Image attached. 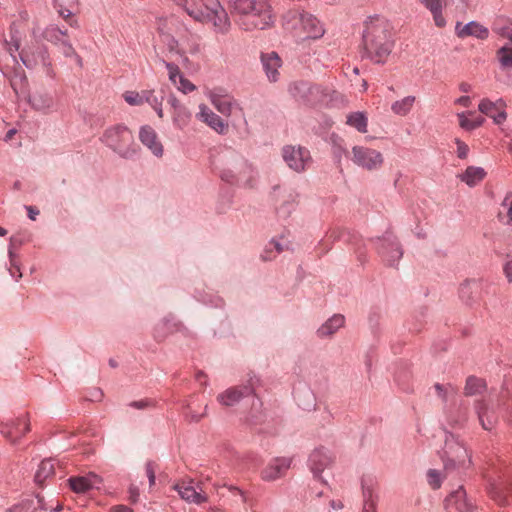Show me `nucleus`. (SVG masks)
I'll use <instances>...</instances> for the list:
<instances>
[{
    "label": "nucleus",
    "mask_w": 512,
    "mask_h": 512,
    "mask_svg": "<svg viewBox=\"0 0 512 512\" xmlns=\"http://www.w3.org/2000/svg\"><path fill=\"white\" fill-rule=\"evenodd\" d=\"M243 172L248 174L247 179H243L241 176L234 175L230 170H223L220 176L226 182L233 183L234 181H236L237 183L242 184L246 187H253L256 181V179H254V169L251 166L245 164L243 167Z\"/></svg>",
    "instance_id": "34"
},
{
    "label": "nucleus",
    "mask_w": 512,
    "mask_h": 512,
    "mask_svg": "<svg viewBox=\"0 0 512 512\" xmlns=\"http://www.w3.org/2000/svg\"><path fill=\"white\" fill-rule=\"evenodd\" d=\"M478 109L481 113L491 117L496 124L503 123L507 117L502 100L492 102L488 99H483L479 103Z\"/></svg>",
    "instance_id": "29"
},
{
    "label": "nucleus",
    "mask_w": 512,
    "mask_h": 512,
    "mask_svg": "<svg viewBox=\"0 0 512 512\" xmlns=\"http://www.w3.org/2000/svg\"><path fill=\"white\" fill-rule=\"evenodd\" d=\"M503 269L508 282L512 283V257L505 262Z\"/></svg>",
    "instance_id": "59"
},
{
    "label": "nucleus",
    "mask_w": 512,
    "mask_h": 512,
    "mask_svg": "<svg viewBox=\"0 0 512 512\" xmlns=\"http://www.w3.org/2000/svg\"><path fill=\"white\" fill-rule=\"evenodd\" d=\"M149 405V402L146 400H140V401H134L130 404L131 407L137 408V409H144Z\"/></svg>",
    "instance_id": "64"
},
{
    "label": "nucleus",
    "mask_w": 512,
    "mask_h": 512,
    "mask_svg": "<svg viewBox=\"0 0 512 512\" xmlns=\"http://www.w3.org/2000/svg\"><path fill=\"white\" fill-rule=\"evenodd\" d=\"M292 458L289 457H276L272 459L269 464L262 471V478L265 481H274L283 475L291 467Z\"/></svg>",
    "instance_id": "22"
},
{
    "label": "nucleus",
    "mask_w": 512,
    "mask_h": 512,
    "mask_svg": "<svg viewBox=\"0 0 512 512\" xmlns=\"http://www.w3.org/2000/svg\"><path fill=\"white\" fill-rule=\"evenodd\" d=\"M488 492L490 497L499 505H506L509 503V498H512V483L493 482L489 485Z\"/></svg>",
    "instance_id": "32"
},
{
    "label": "nucleus",
    "mask_w": 512,
    "mask_h": 512,
    "mask_svg": "<svg viewBox=\"0 0 512 512\" xmlns=\"http://www.w3.org/2000/svg\"><path fill=\"white\" fill-rule=\"evenodd\" d=\"M139 489L138 487L134 486V485H131L129 487V498L130 500L135 503L138 501V498H139Z\"/></svg>",
    "instance_id": "60"
},
{
    "label": "nucleus",
    "mask_w": 512,
    "mask_h": 512,
    "mask_svg": "<svg viewBox=\"0 0 512 512\" xmlns=\"http://www.w3.org/2000/svg\"><path fill=\"white\" fill-rule=\"evenodd\" d=\"M501 206L506 208L507 213V224L512 223V194H507L505 198L503 199Z\"/></svg>",
    "instance_id": "55"
},
{
    "label": "nucleus",
    "mask_w": 512,
    "mask_h": 512,
    "mask_svg": "<svg viewBox=\"0 0 512 512\" xmlns=\"http://www.w3.org/2000/svg\"><path fill=\"white\" fill-rule=\"evenodd\" d=\"M481 284L477 280H465L459 288V296L467 305L472 304L479 293Z\"/></svg>",
    "instance_id": "35"
},
{
    "label": "nucleus",
    "mask_w": 512,
    "mask_h": 512,
    "mask_svg": "<svg viewBox=\"0 0 512 512\" xmlns=\"http://www.w3.org/2000/svg\"><path fill=\"white\" fill-rule=\"evenodd\" d=\"M270 244L273 245V247H274V249L276 250L277 253H281V252L289 249V242L288 241L281 242L280 240L272 239Z\"/></svg>",
    "instance_id": "58"
},
{
    "label": "nucleus",
    "mask_w": 512,
    "mask_h": 512,
    "mask_svg": "<svg viewBox=\"0 0 512 512\" xmlns=\"http://www.w3.org/2000/svg\"><path fill=\"white\" fill-rule=\"evenodd\" d=\"M468 421V412L459 411L456 415H450L448 418V423L453 428H462Z\"/></svg>",
    "instance_id": "49"
},
{
    "label": "nucleus",
    "mask_w": 512,
    "mask_h": 512,
    "mask_svg": "<svg viewBox=\"0 0 512 512\" xmlns=\"http://www.w3.org/2000/svg\"><path fill=\"white\" fill-rule=\"evenodd\" d=\"M35 501L33 499L24 500L21 504L12 507L8 512H35Z\"/></svg>",
    "instance_id": "51"
},
{
    "label": "nucleus",
    "mask_w": 512,
    "mask_h": 512,
    "mask_svg": "<svg viewBox=\"0 0 512 512\" xmlns=\"http://www.w3.org/2000/svg\"><path fill=\"white\" fill-rule=\"evenodd\" d=\"M474 113L471 111L468 112H460L457 114L459 119V125L462 129L466 131H472L479 127V122H473L468 116H472Z\"/></svg>",
    "instance_id": "46"
},
{
    "label": "nucleus",
    "mask_w": 512,
    "mask_h": 512,
    "mask_svg": "<svg viewBox=\"0 0 512 512\" xmlns=\"http://www.w3.org/2000/svg\"><path fill=\"white\" fill-rule=\"evenodd\" d=\"M54 470L52 460L46 459L41 461L34 475V483L40 487L43 486L45 480L54 475Z\"/></svg>",
    "instance_id": "39"
},
{
    "label": "nucleus",
    "mask_w": 512,
    "mask_h": 512,
    "mask_svg": "<svg viewBox=\"0 0 512 512\" xmlns=\"http://www.w3.org/2000/svg\"><path fill=\"white\" fill-rule=\"evenodd\" d=\"M333 463V456L328 449L317 448L309 456L308 466L315 479L326 483L322 479V473Z\"/></svg>",
    "instance_id": "17"
},
{
    "label": "nucleus",
    "mask_w": 512,
    "mask_h": 512,
    "mask_svg": "<svg viewBox=\"0 0 512 512\" xmlns=\"http://www.w3.org/2000/svg\"><path fill=\"white\" fill-rule=\"evenodd\" d=\"M41 36L46 41L58 46L68 36V33L67 30L60 29L57 25L51 24L44 28Z\"/></svg>",
    "instance_id": "40"
},
{
    "label": "nucleus",
    "mask_w": 512,
    "mask_h": 512,
    "mask_svg": "<svg viewBox=\"0 0 512 512\" xmlns=\"http://www.w3.org/2000/svg\"><path fill=\"white\" fill-rule=\"evenodd\" d=\"M168 104L172 108V122L177 129L183 130L186 128L192 118L190 110L183 105L174 94L168 97Z\"/></svg>",
    "instance_id": "19"
},
{
    "label": "nucleus",
    "mask_w": 512,
    "mask_h": 512,
    "mask_svg": "<svg viewBox=\"0 0 512 512\" xmlns=\"http://www.w3.org/2000/svg\"><path fill=\"white\" fill-rule=\"evenodd\" d=\"M455 144L457 145L456 153H457L458 158H460V159L467 158L468 152H469L468 145L466 143H464L462 140H460L459 138L455 139Z\"/></svg>",
    "instance_id": "54"
},
{
    "label": "nucleus",
    "mask_w": 512,
    "mask_h": 512,
    "mask_svg": "<svg viewBox=\"0 0 512 512\" xmlns=\"http://www.w3.org/2000/svg\"><path fill=\"white\" fill-rule=\"evenodd\" d=\"M162 63L168 71V78L170 82L177 88V90L184 94H188L196 89V86L183 75L175 63L167 62L165 60H162Z\"/></svg>",
    "instance_id": "20"
},
{
    "label": "nucleus",
    "mask_w": 512,
    "mask_h": 512,
    "mask_svg": "<svg viewBox=\"0 0 512 512\" xmlns=\"http://www.w3.org/2000/svg\"><path fill=\"white\" fill-rule=\"evenodd\" d=\"M34 40L28 43L19 53V58L28 69H41L47 76L53 75L52 63L47 47L36 39V30L33 29Z\"/></svg>",
    "instance_id": "8"
},
{
    "label": "nucleus",
    "mask_w": 512,
    "mask_h": 512,
    "mask_svg": "<svg viewBox=\"0 0 512 512\" xmlns=\"http://www.w3.org/2000/svg\"><path fill=\"white\" fill-rule=\"evenodd\" d=\"M29 431L30 419L26 413L0 422V434L12 444H17Z\"/></svg>",
    "instance_id": "13"
},
{
    "label": "nucleus",
    "mask_w": 512,
    "mask_h": 512,
    "mask_svg": "<svg viewBox=\"0 0 512 512\" xmlns=\"http://www.w3.org/2000/svg\"><path fill=\"white\" fill-rule=\"evenodd\" d=\"M100 141L114 153L124 159L137 154V145L130 129L123 124H115L105 129Z\"/></svg>",
    "instance_id": "6"
},
{
    "label": "nucleus",
    "mask_w": 512,
    "mask_h": 512,
    "mask_svg": "<svg viewBox=\"0 0 512 512\" xmlns=\"http://www.w3.org/2000/svg\"><path fill=\"white\" fill-rule=\"evenodd\" d=\"M263 71L270 82H277L280 78L279 69L282 60L275 51L263 52L260 56Z\"/></svg>",
    "instance_id": "21"
},
{
    "label": "nucleus",
    "mask_w": 512,
    "mask_h": 512,
    "mask_svg": "<svg viewBox=\"0 0 512 512\" xmlns=\"http://www.w3.org/2000/svg\"><path fill=\"white\" fill-rule=\"evenodd\" d=\"M487 388V384L484 379L476 376H469L466 379L464 386V394L466 396L481 395Z\"/></svg>",
    "instance_id": "41"
},
{
    "label": "nucleus",
    "mask_w": 512,
    "mask_h": 512,
    "mask_svg": "<svg viewBox=\"0 0 512 512\" xmlns=\"http://www.w3.org/2000/svg\"><path fill=\"white\" fill-rule=\"evenodd\" d=\"M415 102L416 97L408 95L393 102L391 105V111L397 116L405 117L412 111Z\"/></svg>",
    "instance_id": "38"
},
{
    "label": "nucleus",
    "mask_w": 512,
    "mask_h": 512,
    "mask_svg": "<svg viewBox=\"0 0 512 512\" xmlns=\"http://www.w3.org/2000/svg\"><path fill=\"white\" fill-rule=\"evenodd\" d=\"M173 489L176 490L184 501L189 504H202L207 501V496L201 492H198L191 483H180L175 484Z\"/></svg>",
    "instance_id": "31"
},
{
    "label": "nucleus",
    "mask_w": 512,
    "mask_h": 512,
    "mask_svg": "<svg viewBox=\"0 0 512 512\" xmlns=\"http://www.w3.org/2000/svg\"><path fill=\"white\" fill-rule=\"evenodd\" d=\"M223 90H213L208 94L211 104L217 109L218 112L225 116H230L236 101L228 94L222 93Z\"/></svg>",
    "instance_id": "28"
},
{
    "label": "nucleus",
    "mask_w": 512,
    "mask_h": 512,
    "mask_svg": "<svg viewBox=\"0 0 512 512\" xmlns=\"http://www.w3.org/2000/svg\"><path fill=\"white\" fill-rule=\"evenodd\" d=\"M28 102L34 110L45 114L54 111L56 105L54 96L46 91L34 92L29 96Z\"/></svg>",
    "instance_id": "27"
},
{
    "label": "nucleus",
    "mask_w": 512,
    "mask_h": 512,
    "mask_svg": "<svg viewBox=\"0 0 512 512\" xmlns=\"http://www.w3.org/2000/svg\"><path fill=\"white\" fill-rule=\"evenodd\" d=\"M158 30L168 51L177 56L183 64L186 65L189 63L190 56L194 57L200 55L201 45L197 36L187 34L176 39L174 36L164 31L162 21L159 23Z\"/></svg>",
    "instance_id": "7"
},
{
    "label": "nucleus",
    "mask_w": 512,
    "mask_h": 512,
    "mask_svg": "<svg viewBox=\"0 0 512 512\" xmlns=\"http://www.w3.org/2000/svg\"><path fill=\"white\" fill-rule=\"evenodd\" d=\"M345 323L344 316L335 314L326 320L317 330L320 338H327L336 333Z\"/></svg>",
    "instance_id": "33"
},
{
    "label": "nucleus",
    "mask_w": 512,
    "mask_h": 512,
    "mask_svg": "<svg viewBox=\"0 0 512 512\" xmlns=\"http://www.w3.org/2000/svg\"><path fill=\"white\" fill-rule=\"evenodd\" d=\"M232 12L238 16V24L245 31L264 30L274 24L268 0H235Z\"/></svg>",
    "instance_id": "3"
},
{
    "label": "nucleus",
    "mask_w": 512,
    "mask_h": 512,
    "mask_svg": "<svg viewBox=\"0 0 512 512\" xmlns=\"http://www.w3.org/2000/svg\"><path fill=\"white\" fill-rule=\"evenodd\" d=\"M139 140L154 156L161 157L163 155V145L151 126L144 125L140 128Z\"/></svg>",
    "instance_id": "26"
},
{
    "label": "nucleus",
    "mask_w": 512,
    "mask_h": 512,
    "mask_svg": "<svg viewBox=\"0 0 512 512\" xmlns=\"http://www.w3.org/2000/svg\"><path fill=\"white\" fill-rule=\"evenodd\" d=\"M374 243L378 254L388 266L398 265L403 256V249L393 233L386 232L382 237L375 239Z\"/></svg>",
    "instance_id": "11"
},
{
    "label": "nucleus",
    "mask_w": 512,
    "mask_h": 512,
    "mask_svg": "<svg viewBox=\"0 0 512 512\" xmlns=\"http://www.w3.org/2000/svg\"><path fill=\"white\" fill-rule=\"evenodd\" d=\"M196 117L218 134H225L228 130V124L205 104L199 105V112L196 114Z\"/></svg>",
    "instance_id": "25"
},
{
    "label": "nucleus",
    "mask_w": 512,
    "mask_h": 512,
    "mask_svg": "<svg viewBox=\"0 0 512 512\" xmlns=\"http://www.w3.org/2000/svg\"><path fill=\"white\" fill-rule=\"evenodd\" d=\"M455 34L461 39L471 36L479 40H485L489 37V30L477 21H470L466 24L457 22L455 25Z\"/></svg>",
    "instance_id": "24"
},
{
    "label": "nucleus",
    "mask_w": 512,
    "mask_h": 512,
    "mask_svg": "<svg viewBox=\"0 0 512 512\" xmlns=\"http://www.w3.org/2000/svg\"><path fill=\"white\" fill-rule=\"evenodd\" d=\"M436 393L443 402H447L451 397H454L457 393V389L451 384H435L434 386Z\"/></svg>",
    "instance_id": "44"
},
{
    "label": "nucleus",
    "mask_w": 512,
    "mask_h": 512,
    "mask_svg": "<svg viewBox=\"0 0 512 512\" xmlns=\"http://www.w3.org/2000/svg\"><path fill=\"white\" fill-rule=\"evenodd\" d=\"M256 378H250L246 384L229 387L217 396V401L225 407L238 404L243 398L254 394Z\"/></svg>",
    "instance_id": "15"
},
{
    "label": "nucleus",
    "mask_w": 512,
    "mask_h": 512,
    "mask_svg": "<svg viewBox=\"0 0 512 512\" xmlns=\"http://www.w3.org/2000/svg\"><path fill=\"white\" fill-rule=\"evenodd\" d=\"M363 44L367 56L378 64L386 62L394 47L390 22L379 15L370 16L365 21Z\"/></svg>",
    "instance_id": "1"
},
{
    "label": "nucleus",
    "mask_w": 512,
    "mask_h": 512,
    "mask_svg": "<svg viewBox=\"0 0 512 512\" xmlns=\"http://www.w3.org/2000/svg\"><path fill=\"white\" fill-rule=\"evenodd\" d=\"M270 196L275 204L278 217L282 219L289 218L298 205L299 194L291 187L274 185Z\"/></svg>",
    "instance_id": "9"
},
{
    "label": "nucleus",
    "mask_w": 512,
    "mask_h": 512,
    "mask_svg": "<svg viewBox=\"0 0 512 512\" xmlns=\"http://www.w3.org/2000/svg\"><path fill=\"white\" fill-rule=\"evenodd\" d=\"M65 57H74L77 63L82 65V58L77 54L68 36L57 46Z\"/></svg>",
    "instance_id": "45"
},
{
    "label": "nucleus",
    "mask_w": 512,
    "mask_h": 512,
    "mask_svg": "<svg viewBox=\"0 0 512 512\" xmlns=\"http://www.w3.org/2000/svg\"><path fill=\"white\" fill-rule=\"evenodd\" d=\"M144 103H148L152 108H154L160 103H163V97L155 95V91L153 89H146Z\"/></svg>",
    "instance_id": "53"
},
{
    "label": "nucleus",
    "mask_w": 512,
    "mask_h": 512,
    "mask_svg": "<svg viewBox=\"0 0 512 512\" xmlns=\"http://www.w3.org/2000/svg\"><path fill=\"white\" fill-rule=\"evenodd\" d=\"M428 10L432 13L434 23L437 27L442 28L446 25V19L442 14L443 4L428 8Z\"/></svg>",
    "instance_id": "50"
},
{
    "label": "nucleus",
    "mask_w": 512,
    "mask_h": 512,
    "mask_svg": "<svg viewBox=\"0 0 512 512\" xmlns=\"http://www.w3.org/2000/svg\"><path fill=\"white\" fill-rule=\"evenodd\" d=\"M444 444L438 450L443 471L448 475H461L472 466V451L459 436L444 430Z\"/></svg>",
    "instance_id": "4"
},
{
    "label": "nucleus",
    "mask_w": 512,
    "mask_h": 512,
    "mask_svg": "<svg viewBox=\"0 0 512 512\" xmlns=\"http://www.w3.org/2000/svg\"><path fill=\"white\" fill-rule=\"evenodd\" d=\"M282 158L296 173L304 172L312 162L310 151L300 145H285L282 148Z\"/></svg>",
    "instance_id": "12"
},
{
    "label": "nucleus",
    "mask_w": 512,
    "mask_h": 512,
    "mask_svg": "<svg viewBox=\"0 0 512 512\" xmlns=\"http://www.w3.org/2000/svg\"><path fill=\"white\" fill-rule=\"evenodd\" d=\"M145 471H146V475H147L148 480H149V485L151 487V486H153L155 484V481H156L155 469H154V465H153L152 462H147L146 463Z\"/></svg>",
    "instance_id": "57"
},
{
    "label": "nucleus",
    "mask_w": 512,
    "mask_h": 512,
    "mask_svg": "<svg viewBox=\"0 0 512 512\" xmlns=\"http://www.w3.org/2000/svg\"><path fill=\"white\" fill-rule=\"evenodd\" d=\"M282 24L286 30L303 39H319L325 33L323 25L316 17L299 9L285 12Z\"/></svg>",
    "instance_id": "5"
},
{
    "label": "nucleus",
    "mask_w": 512,
    "mask_h": 512,
    "mask_svg": "<svg viewBox=\"0 0 512 512\" xmlns=\"http://www.w3.org/2000/svg\"><path fill=\"white\" fill-rule=\"evenodd\" d=\"M71 8H72V6L60 5L55 9L57 10L58 14L61 17H63L71 27L78 28L79 27L78 20L73 17V12H72Z\"/></svg>",
    "instance_id": "48"
},
{
    "label": "nucleus",
    "mask_w": 512,
    "mask_h": 512,
    "mask_svg": "<svg viewBox=\"0 0 512 512\" xmlns=\"http://www.w3.org/2000/svg\"><path fill=\"white\" fill-rule=\"evenodd\" d=\"M350 159L355 166L369 172L380 170L384 164V156L380 151L364 145H354Z\"/></svg>",
    "instance_id": "10"
},
{
    "label": "nucleus",
    "mask_w": 512,
    "mask_h": 512,
    "mask_svg": "<svg viewBox=\"0 0 512 512\" xmlns=\"http://www.w3.org/2000/svg\"><path fill=\"white\" fill-rule=\"evenodd\" d=\"M421 2L427 9L443 4L442 0H421Z\"/></svg>",
    "instance_id": "62"
},
{
    "label": "nucleus",
    "mask_w": 512,
    "mask_h": 512,
    "mask_svg": "<svg viewBox=\"0 0 512 512\" xmlns=\"http://www.w3.org/2000/svg\"><path fill=\"white\" fill-rule=\"evenodd\" d=\"M427 480H428L429 485L432 488H434V489L440 488L441 483H442V477H441L440 471H438L436 469H430L427 472Z\"/></svg>",
    "instance_id": "52"
},
{
    "label": "nucleus",
    "mask_w": 512,
    "mask_h": 512,
    "mask_svg": "<svg viewBox=\"0 0 512 512\" xmlns=\"http://www.w3.org/2000/svg\"><path fill=\"white\" fill-rule=\"evenodd\" d=\"M298 406L304 410H311L315 406V396L308 387H299L294 392Z\"/></svg>",
    "instance_id": "37"
},
{
    "label": "nucleus",
    "mask_w": 512,
    "mask_h": 512,
    "mask_svg": "<svg viewBox=\"0 0 512 512\" xmlns=\"http://www.w3.org/2000/svg\"><path fill=\"white\" fill-rule=\"evenodd\" d=\"M193 20L210 25L216 34L226 35L231 30V20L219 0H172Z\"/></svg>",
    "instance_id": "2"
},
{
    "label": "nucleus",
    "mask_w": 512,
    "mask_h": 512,
    "mask_svg": "<svg viewBox=\"0 0 512 512\" xmlns=\"http://www.w3.org/2000/svg\"><path fill=\"white\" fill-rule=\"evenodd\" d=\"M26 209L28 212L29 219H31L33 221L36 220L37 216L39 215V210L32 206H27Z\"/></svg>",
    "instance_id": "63"
},
{
    "label": "nucleus",
    "mask_w": 512,
    "mask_h": 512,
    "mask_svg": "<svg viewBox=\"0 0 512 512\" xmlns=\"http://www.w3.org/2000/svg\"><path fill=\"white\" fill-rule=\"evenodd\" d=\"M288 91L293 99L302 105H313L323 95L322 89L307 81H295L289 85Z\"/></svg>",
    "instance_id": "14"
},
{
    "label": "nucleus",
    "mask_w": 512,
    "mask_h": 512,
    "mask_svg": "<svg viewBox=\"0 0 512 512\" xmlns=\"http://www.w3.org/2000/svg\"><path fill=\"white\" fill-rule=\"evenodd\" d=\"M68 481L70 488L76 493H85L90 489L98 488L101 483L100 477L94 473L86 476L71 477Z\"/></svg>",
    "instance_id": "30"
},
{
    "label": "nucleus",
    "mask_w": 512,
    "mask_h": 512,
    "mask_svg": "<svg viewBox=\"0 0 512 512\" xmlns=\"http://www.w3.org/2000/svg\"><path fill=\"white\" fill-rule=\"evenodd\" d=\"M474 412L482 429L492 431L498 424L496 407L486 399H478L473 404Z\"/></svg>",
    "instance_id": "16"
},
{
    "label": "nucleus",
    "mask_w": 512,
    "mask_h": 512,
    "mask_svg": "<svg viewBox=\"0 0 512 512\" xmlns=\"http://www.w3.org/2000/svg\"><path fill=\"white\" fill-rule=\"evenodd\" d=\"M455 103L463 107H469L471 104V99L468 96H461L455 100Z\"/></svg>",
    "instance_id": "61"
},
{
    "label": "nucleus",
    "mask_w": 512,
    "mask_h": 512,
    "mask_svg": "<svg viewBox=\"0 0 512 512\" xmlns=\"http://www.w3.org/2000/svg\"><path fill=\"white\" fill-rule=\"evenodd\" d=\"M498 60L503 68L512 67V47L503 46L498 52Z\"/></svg>",
    "instance_id": "47"
},
{
    "label": "nucleus",
    "mask_w": 512,
    "mask_h": 512,
    "mask_svg": "<svg viewBox=\"0 0 512 512\" xmlns=\"http://www.w3.org/2000/svg\"><path fill=\"white\" fill-rule=\"evenodd\" d=\"M445 508L447 512H473L474 504L467 498L466 491L460 486L447 496Z\"/></svg>",
    "instance_id": "18"
},
{
    "label": "nucleus",
    "mask_w": 512,
    "mask_h": 512,
    "mask_svg": "<svg viewBox=\"0 0 512 512\" xmlns=\"http://www.w3.org/2000/svg\"><path fill=\"white\" fill-rule=\"evenodd\" d=\"M379 495L374 480H362V510L361 512H378Z\"/></svg>",
    "instance_id": "23"
},
{
    "label": "nucleus",
    "mask_w": 512,
    "mask_h": 512,
    "mask_svg": "<svg viewBox=\"0 0 512 512\" xmlns=\"http://www.w3.org/2000/svg\"><path fill=\"white\" fill-rule=\"evenodd\" d=\"M486 176V172L482 167L469 166L461 173L459 179L469 187H474L480 183Z\"/></svg>",
    "instance_id": "36"
},
{
    "label": "nucleus",
    "mask_w": 512,
    "mask_h": 512,
    "mask_svg": "<svg viewBox=\"0 0 512 512\" xmlns=\"http://www.w3.org/2000/svg\"><path fill=\"white\" fill-rule=\"evenodd\" d=\"M170 319L165 318L160 323L157 324L155 328V333L157 338H163L165 336L164 328H168L169 331H172V328L169 326Z\"/></svg>",
    "instance_id": "56"
},
{
    "label": "nucleus",
    "mask_w": 512,
    "mask_h": 512,
    "mask_svg": "<svg viewBox=\"0 0 512 512\" xmlns=\"http://www.w3.org/2000/svg\"><path fill=\"white\" fill-rule=\"evenodd\" d=\"M346 124L360 133L367 132L368 119L364 112H353L347 115Z\"/></svg>",
    "instance_id": "42"
},
{
    "label": "nucleus",
    "mask_w": 512,
    "mask_h": 512,
    "mask_svg": "<svg viewBox=\"0 0 512 512\" xmlns=\"http://www.w3.org/2000/svg\"><path fill=\"white\" fill-rule=\"evenodd\" d=\"M123 98L130 106H141L144 104L145 90L140 92L134 90L126 91L123 94Z\"/></svg>",
    "instance_id": "43"
}]
</instances>
